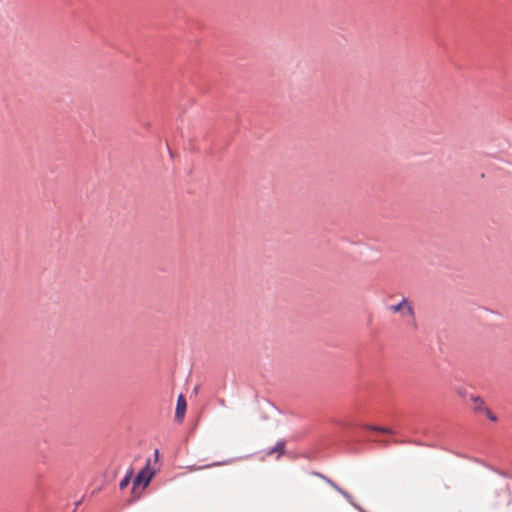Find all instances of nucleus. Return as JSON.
<instances>
[{"label": "nucleus", "instance_id": "nucleus-1", "mask_svg": "<svg viewBox=\"0 0 512 512\" xmlns=\"http://www.w3.org/2000/svg\"><path fill=\"white\" fill-rule=\"evenodd\" d=\"M388 309L391 313H400L401 317L407 320L408 323L416 325L414 308L408 299L403 298L399 303L390 305Z\"/></svg>", "mask_w": 512, "mask_h": 512}, {"label": "nucleus", "instance_id": "nucleus-2", "mask_svg": "<svg viewBox=\"0 0 512 512\" xmlns=\"http://www.w3.org/2000/svg\"><path fill=\"white\" fill-rule=\"evenodd\" d=\"M150 461L148 460L146 463V467L142 469L138 475L136 476L134 482H133V493H136V490L140 485H142V489L148 486L150 483L152 477H153V471L149 468Z\"/></svg>", "mask_w": 512, "mask_h": 512}, {"label": "nucleus", "instance_id": "nucleus-3", "mask_svg": "<svg viewBox=\"0 0 512 512\" xmlns=\"http://www.w3.org/2000/svg\"><path fill=\"white\" fill-rule=\"evenodd\" d=\"M187 408V403L185 397L180 394L177 399V405H176V411H175V418L177 421L181 422L185 416Z\"/></svg>", "mask_w": 512, "mask_h": 512}, {"label": "nucleus", "instance_id": "nucleus-4", "mask_svg": "<svg viewBox=\"0 0 512 512\" xmlns=\"http://www.w3.org/2000/svg\"><path fill=\"white\" fill-rule=\"evenodd\" d=\"M472 400H473V402H474V404H475V405H474V409H475V410L486 409V408L484 407V401H483L481 398H479V397H473V398H472Z\"/></svg>", "mask_w": 512, "mask_h": 512}, {"label": "nucleus", "instance_id": "nucleus-5", "mask_svg": "<svg viewBox=\"0 0 512 512\" xmlns=\"http://www.w3.org/2000/svg\"><path fill=\"white\" fill-rule=\"evenodd\" d=\"M368 428L373 431H378V432H382V433H387V434L393 433V431L388 428H383V427H378V426H368Z\"/></svg>", "mask_w": 512, "mask_h": 512}, {"label": "nucleus", "instance_id": "nucleus-6", "mask_svg": "<svg viewBox=\"0 0 512 512\" xmlns=\"http://www.w3.org/2000/svg\"><path fill=\"white\" fill-rule=\"evenodd\" d=\"M131 474H132V473L130 472L129 474H127V475L125 476V478H124V479H122V480H121V482H120V484H119L120 489H122V490H123V489H125V488L129 485V483H130V476H131Z\"/></svg>", "mask_w": 512, "mask_h": 512}, {"label": "nucleus", "instance_id": "nucleus-7", "mask_svg": "<svg viewBox=\"0 0 512 512\" xmlns=\"http://www.w3.org/2000/svg\"><path fill=\"white\" fill-rule=\"evenodd\" d=\"M284 451V443L283 442H278L275 446V448H273L271 451H269L268 454H272L274 452H279V453H283Z\"/></svg>", "mask_w": 512, "mask_h": 512}, {"label": "nucleus", "instance_id": "nucleus-8", "mask_svg": "<svg viewBox=\"0 0 512 512\" xmlns=\"http://www.w3.org/2000/svg\"><path fill=\"white\" fill-rule=\"evenodd\" d=\"M486 411V414H487V417L492 420V421H496V416L489 410V409H485Z\"/></svg>", "mask_w": 512, "mask_h": 512}, {"label": "nucleus", "instance_id": "nucleus-9", "mask_svg": "<svg viewBox=\"0 0 512 512\" xmlns=\"http://www.w3.org/2000/svg\"><path fill=\"white\" fill-rule=\"evenodd\" d=\"M226 462H224L223 464H225ZM221 463H214L212 465H207L205 466L204 468H207V467H212V466H217V465H220Z\"/></svg>", "mask_w": 512, "mask_h": 512}, {"label": "nucleus", "instance_id": "nucleus-10", "mask_svg": "<svg viewBox=\"0 0 512 512\" xmlns=\"http://www.w3.org/2000/svg\"><path fill=\"white\" fill-rule=\"evenodd\" d=\"M321 477L323 478V480H325V481L329 482L330 484H332L333 486H335V485H334L330 480H328L326 477H323V476H321Z\"/></svg>", "mask_w": 512, "mask_h": 512}]
</instances>
